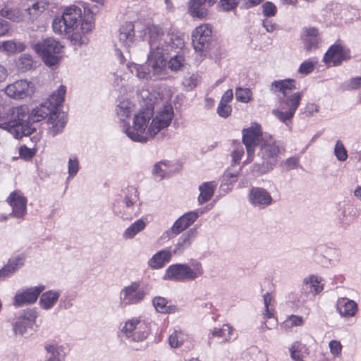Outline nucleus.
I'll use <instances>...</instances> for the list:
<instances>
[{
  "instance_id": "1",
  "label": "nucleus",
  "mask_w": 361,
  "mask_h": 361,
  "mask_svg": "<svg viewBox=\"0 0 361 361\" xmlns=\"http://www.w3.org/2000/svg\"><path fill=\"white\" fill-rule=\"evenodd\" d=\"M145 32V35H148L150 48L147 61L143 65L135 63L128 65L131 73L140 79H163L166 71V60L164 55L173 51L177 54L169 61V68L172 71L180 70L184 65L185 57L179 50H182L185 46L184 39L173 32L164 33L162 28L156 25H148Z\"/></svg>"
},
{
  "instance_id": "2",
  "label": "nucleus",
  "mask_w": 361,
  "mask_h": 361,
  "mask_svg": "<svg viewBox=\"0 0 361 361\" xmlns=\"http://www.w3.org/2000/svg\"><path fill=\"white\" fill-rule=\"evenodd\" d=\"M296 89L295 80L290 78L274 80L270 85V91L277 94L279 103V108L273 109L272 114L286 125L293 118L303 95L302 92H294Z\"/></svg>"
},
{
  "instance_id": "3",
  "label": "nucleus",
  "mask_w": 361,
  "mask_h": 361,
  "mask_svg": "<svg viewBox=\"0 0 361 361\" xmlns=\"http://www.w3.org/2000/svg\"><path fill=\"white\" fill-rule=\"evenodd\" d=\"M82 20V10L75 5L66 7L61 16L53 20L52 27L54 32L71 35V40L74 44L80 46L87 44L88 39L82 36L78 30Z\"/></svg>"
},
{
  "instance_id": "4",
  "label": "nucleus",
  "mask_w": 361,
  "mask_h": 361,
  "mask_svg": "<svg viewBox=\"0 0 361 361\" xmlns=\"http://www.w3.org/2000/svg\"><path fill=\"white\" fill-rule=\"evenodd\" d=\"M1 118V129L6 130L15 138L29 136L36 131V127L28 120V108L25 105L9 108Z\"/></svg>"
},
{
  "instance_id": "5",
  "label": "nucleus",
  "mask_w": 361,
  "mask_h": 361,
  "mask_svg": "<svg viewBox=\"0 0 361 361\" xmlns=\"http://www.w3.org/2000/svg\"><path fill=\"white\" fill-rule=\"evenodd\" d=\"M257 157L262 163H254L250 166V173L254 176H260L271 171L277 164L280 149L276 141L271 135H264L259 142Z\"/></svg>"
},
{
  "instance_id": "6",
  "label": "nucleus",
  "mask_w": 361,
  "mask_h": 361,
  "mask_svg": "<svg viewBox=\"0 0 361 361\" xmlns=\"http://www.w3.org/2000/svg\"><path fill=\"white\" fill-rule=\"evenodd\" d=\"M154 108L149 104L145 109L135 114L133 126L124 123L123 132L133 142L147 143L155 136L148 135L149 122L152 120Z\"/></svg>"
},
{
  "instance_id": "7",
  "label": "nucleus",
  "mask_w": 361,
  "mask_h": 361,
  "mask_svg": "<svg viewBox=\"0 0 361 361\" xmlns=\"http://www.w3.org/2000/svg\"><path fill=\"white\" fill-rule=\"evenodd\" d=\"M66 92V87L60 85L56 91L44 102H42L36 108L33 109L29 114L28 120L30 123L35 126V123H38L47 116L49 123H52L56 117L58 107L62 104Z\"/></svg>"
},
{
  "instance_id": "8",
  "label": "nucleus",
  "mask_w": 361,
  "mask_h": 361,
  "mask_svg": "<svg viewBox=\"0 0 361 361\" xmlns=\"http://www.w3.org/2000/svg\"><path fill=\"white\" fill-rule=\"evenodd\" d=\"M204 274L202 264L197 260H192L188 264H174L170 265L165 271L164 280L176 282L194 281Z\"/></svg>"
},
{
  "instance_id": "9",
  "label": "nucleus",
  "mask_w": 361,
  "mask_h": 361,
  "mask_svg": "<svg viewBox=\"0 0 361 361\" xmlns=\"http://www.w3.org/2000/svg\"><path fill=\"white\" fill-rule=\"evenodd\" d=\"M33 49L42 57L48 66H53L59 62L63 46L54 37H49L32 45Z\"/></svg>"
},
{
  "instance_id": "10",
  "label": "nucleus",
  "mask_w": 361,
  "mask_h": 361,
  "mask_svg": "<svg viewBox=\"0 0 361 361\" xmlns=\"http://www.w3.org/2000/svg\"><path fill=\"white\" fill-rule=\"evenodd\" d=\"M174 116L173 108L171 104H165L157 111L149 127L148 135L155 136L161 130L169 127Z\"/></svg>"
},
{
  "instance_id": "11",
  "label": "nucleus",
  "mask_w": 361,
  "mask_h": 361,
  "mask_svg": "<svg viewBox=\"0 0 361 361\" xmlns=\"http://www.w3.org/2000/svg\"><path fill=\"white\" fill-rule=\"evenodd\" d=\"M147 295V292L140 288V282L135 281L123 287L119 295L120 303L123 306H129L141 303Z\"/></svg>"
},
{
  "instance_id": "12",
  "label": "nucleus",
  "mask_w": 361,
  "mask_h": 361,
  "mask_svg": "<svg viewBox=\"0 0 361 361\" xmlns=\"http://www.w3.org/2000/svg\"><path fill=\"white\" fill-rule=\"evenodd\" d=\"M212 32V27L209 24L200 25L192 31V42L196 51L204 52L210 49Z\"/></svg>"
},
{
  "instance_id": "13",
  "label": "nucleus",
  "mask_w": 361,
  "mask_h": 361,
  "mask_svg": "<svg viewBox=\"0 0 361 361\" xmlns=\"http://www.w3.org/2000/svg\"><path fill=\"white\" fill-rule=\"evenodd\" d=\"M199 217V213L197 211L187 212L180 216L175 221L172 226L166 231L163 235V238H171L178 235L190 226Z\"/></svg>"
},
{
  "instance_id": "14",
  "label": "nucleus",
  "mask_w": 361,
  "mask_h": 361,
  "mask_svg": "<svg viewBox=\"0 0 361 361\" xmlns=\"http://www.w3.org/2000/svg\"><path fill=\"white\" fill-rule=\"evenodd\" d=\"M38 317L37 308H27L21 311L18 320L13 325L16 334L25 335L28 329H33Z\"/></svg>"
},
{
  "instance_id": "15",
  "label": "nucleus",
  "mask_w": 361,
  "mask_h": 361,
  "mask_svg": "<svg viewBox=\"0 0 361 361\" xmlns=\"http://www.w3.org/2000/svg\"><path fill=\"white\" fill-rule=\"evenodd\" d=\"M44 289L45 286L39 284L37 286L23 288L18 290L14 296V305L23 307L34 304Z\"/></svg>"
},
{
  "instance_id": "16",
  "label": "nucleus",
  "mask_w": 361,
  "mask_h": 361,
  "mask_svg": "<svg viewBox=\"0 0 361 361\" xmlns=\"http://www.w3.org/2000/svg\"><path fill=\"white\" fill-rule=\"evenodd\" d=\"M32 82L27 80H19L8 85L4 90L6 95L14 99H23L30 97L34 92Z\"/></svg>"
},
{
  "instance_id": "17",
  "label": "nucleus",
  "mask_w": 361,
  "mask_h": 361,
  "mask_svg": "<svg viewBox=\"0 0 361 361\" xmlns=\"http://www.w3.org/2000/svg\"><path fill=\"white\" fill-rule=\"evenodd\" d=\"M7 202L12 208L9 216L16 218L19 222L23 221L27 214V198L19 191H13L7 198Z\"/></svg>"
},
{
  "instance_id": "18",
  "label": "nucleus",
  "mask_w": 361,
  "mask_h": 361,
  "mask_svg": "<svg viewBox=\"0 0 361 361\" xmlns=\"http://www.w3.org/2000/svg\"><path fill=\"white\" fill-rule=\"evenodd\" d=\"M248 200L253 207L259 209H264L274 203V200L269 192L261 187L250 188Z\"/></svg>"
},
{
  "instance_id": "19",
  "label": "nucleus",
  "mask_w": 361,
  "mask_h": 361,
  "mask_svg": "<svg viewBox=\"0 0 361 361\" xmlns=\"http://www.w3.org/2000/svg\"><path fill=\"white\" fill-rule=\"evenodd\" d=\"M264 135H261V128L259 126L256 125L255 127H251L243 130V143L246 147L247 159L254 157L255 147H259V142L261 137Z\"/></svg>"
},
{
  "instance_id": "20",
  "label": "nucleus",
  "mask_w": 361,
  "mask_h": 361,
  "mask_svg": "<svg viewBox=\"0 0 361 361\" xmlns=\"http://www.w3.org/2000/svg\"><path fill=\"white\" fill-rule=\"evenodd\" d=\"M197 235V230L195 228H190L186 232L182 233L174 244V247L172 250L173 255H180L183 254L186 250L191 247Z\"/></svg>"
},
{
  "instance_id": "21",
  "label": "nucleus",
  "mask_w": 361,
  "mask_h": 361,
  "mask_svg": "<svg viewBox=\"0 0 361 361\" xmlns=\"http://www.w3.org/2000/svg\"><path fill=\"white\" fill-rule=\"evenodd\" d=\"M46 357L44 361H65L69 353L68 346L56 343L45 345Z\"/></svg>"
},
{
  "instance_id": "22",
  "label": "nucleus",
  "mask_w": 361,
  "mask_h": 361,
  "mask_svg": "<svg viewBox=\"0 0 361 361\" xmlns=\"http://www.w3.org/2000/svg\"><path fill=\"white\" fill-rule=\"evenodd\" d=\"M25 255L18 254L9 258L7 263L1 267V278L11 277L15 274L25 264Z\"/></svg>"
},
{
  "instance_id": "23",
  "label": "nucleus",
  "mask_w": 361,
  "mask_h": 361,
  "mask_svg": "<svg viewBox=\"0 0 361 361\" xmlns=\"http://www.w3.org/2000/svg\"><path fill=\"white\" fill-rule=\"evenodd\" d=\"M300 38L302 40L304 48L306 51L315 49L318 47L319 41V31L314 27H304Z\"/></svg>"
},
{
  "instance_id": "24",
  "label": "nucleus",
  "mask_w": 361,
  "mask_h": 361,
  "mask_svg": "<svg viewBox=\"0 0 361 361\" xmlns=\"http://www.w3.org/2000/svg\"><path fill=\"white\" fill-rule=\"evenodd\" d=\"M348 57L341 45L334 44L329 48L324 54V61L326 63L333 62L334 66H338L341 63L342 61Z\"/></svg>"
},
{
  "instance_id": "25",
  "label": "nucleus",
  "mask_w": 361,
  "mask_h": 361,
  "mask_svg": "<svg viewBox=\"0 0 361 361\" xmlns=\"http://www.w3.org/2000/svg\"><path fill=\"white\" fill-rule=\"evenodd\" d=\"M234 329L229 324H224L221 327H214L211 329L208 334V345H211V339L214 337H218L222 339L223 343L229 342L235 338L233 337Z\"/></svg>"
},
{
  "instance_id": "26",
  "label": "nucleus",
  "mask_w": 361,
  "mask_h": 361,
  "mask_svg": "<svg viewBox=\"0 0 361 361\" xmlns=\"http://www.w3.org/2000/svg\"><path fill=\"white\" fill-rule=\"evenodd\" d=\"M173 255L169 250H159L148 260V266L152 269H159L171 261Z\"/></svg>"
},
{
  "instance_id": "27",
  "label": "nucleus",
  "mask_w": 361,
  "mask_h": 361,
  "mask_svg": "<svg viewBox=\"0 0 361 361\" xmlns=\"http://www.w3.org/2000/svg\"><path fill=\"white\" fill-rule=\"evenodd\" d=\"M39 295V305L40 307L44 310H49L53 308L58 302L61 295V291L51 289L42 292Z\"/></svg>"
},
{
  "instance_id": "28",
  "label": "nucleus",
  "mask_w": 361,
  "mask_h": 361,
  "mask_svg": "<svg viewBox=\"0 0 361 361\" xmlns=\"http://www.w3.org/2000/svg\"><path fill=\"white\" fill-rule=\"evenodd\" d=\"M357 304L345 298L338 299L336 310L341 317H353L357 312Z\"/></svg>"
},
{
  "instance_id": "29",
  "label": "nucleus",
  "mask_w": 361,
  "mask_h": 361,
  "mask_svg": "<svg viewBox=\"0 0 361 361\" xmlns=\"http://www.w3.org/2000/svg\"><path fill=\"white\" fill-rule=\"evenodd\" d=\"M217 185V183L214 180L204 182L199 185L200 195L197 197V201L200 205H202L210 200L214 195Z\"/></svg>"
},
{
  "instance_id": "30",
  "label": "nucleus",
  "mask_w": 361,
  "mask_h": 361,
  "mask_svg": "<svg viewBox=\"0 0 361 361\" xmlns=\"http://www.w3.org/2000/svg\"><path fill=\"white\" fill-rule=\"evenodd\" d=\"M135 37L134 26L130 22H127L119 30L118 39L120 42L126 48L133 44Z\"/></svg>"
},
{
  "instance_id": "31",
  "label": "nucleus",
  "mask_w": 361,
  "mask_h": 361,
  "mask_svg": "<svg viewBox=\"0 0 361 361\" xmlns=\"http://www.w3.org/2000/svg\"><path fill=\"white\" fill-rule=\"evenodd\" d=\"M321 281L322 279L314 275L305 278L302 284V290L306 292L310 289V292L315 295L324 289L323 285L320 284Z\"/></svg>"
},
{
  "instance_id": "32",
  "label": "nucleus",
  "mask_w": 361,
  "mask_h": 361,
  "mask_svg": "<svg viewBox=\"0 0 361 361\" xmlns=\"http://www.w3.org/2000/svg\"><path fill=\"white\" fill-rule=\"evenodd\" d=\"M207 0H190L188 13L194 18H204L207 15V9L204 6Z\"/></svg>"
},
{
  "instance_id": "33",
  "label": "nucleus",
  "mask_w": 361,
  "mask_h": 361,
  "mask_svg": "<svg viewBox=\"0 0 361 361\" xmlns=\"http://www.w3.org/2000/svg\"><path fill=\"white\" fill-rule=\"evenodd\" d=\"M135 109L134 104L129 100H123L117 105L116 111L118 118L124 123L130 116Z\"/></svg>"
},
{
  "instance_id": "34",
  "label": "nucleus",
  "mask_w": 361,
  "mask_h": 361,
  "mask_svg": "<svg viewBox=\"0 0 361 361\" xmlns=\"http://www.w3.org/2000/svg\"><path fill=\"white\" fill-rule=\"evenodd\" d=\"M149 331L148 324L145 322L140 320L136 330L133 332V336H131L128 341L135 343L142 342L147 338Z\"/></svg>"
},
{
  "instance_id": "35",
  "label": "nucleus",
  "mask_w": 361,
  "mask_h": 361,
  "mask_svg": "<svg viewBox=\"0 0 361 361\" xmlns=\"http://www.w3.org/2000/svg\"><path fill=\"white\" fill-rule=\"evenodd\" d=\"M152 304L155 310L160 313L170 314L176 312L175 305H167L168 300L161 296H156L152 300Z\"/></svg>"
},
{
  "instance_id": "36",
  "label": "nucleus",
  "mask_w": 361,
  "mask_h": 361,
  "mask_svg": "<svg viewBox=\"0 0 361 361\" xmlns=\"http://www.w3.org/2000/svg\"><path fill=\"white\" fill-rule=\"evenodd\" d=\"M145 222L142 219H138L128 227L123 233V238L125 240L133 238L138 233L145 229Z\"/></svg>"
},
{
  "instance_id": "37",
  "label": "nucleus",
  "mask_w": 361,
  "mask_h": 361,
  "mask_svg": "<svg viewBox=\"0 0 361 361\" xmlns=\"http://www.w3.org/2000/svg\"><path fill=\"white\" fill-rule=\"evenodd\" d=\"M48 8V4L44 1H39L33 4L30 7L25 10V13L30 16L29 19L34 20L35 18L44 10Z\"/></svg>"
},
{
  "instance_id": "38",
  "label": "nucleus",
  "mask_w": 361,
  "mask_h": 361,
  "mask_svg": "<svg viewBox=\"0 0 361 361\" xmlns=\"http://www.w3.org/2000/svg\"><path fill=\"white\" fill-rule=\"evenodd\" d=\"M16 66L21 72H26L33 66L32 56L27 54H21L16 61Z\"/></svg>"
},
{
  "instance_id": "39",
  "label": "nucleus",
  "mask_w": 361,
  "mask_h": 361,
  "mask_svg": "<svg viewBox=\"0 0 361 361\" xmlns=\"http://www.w3.org/2000/svg\"><path fill=\"white\" fill-rule=\"evenodd\" d=\"M25 49L24 44L13 40L4 41L1 42V50L8 54H14L16 51H22Z\"/></svg>"
},
{
  "instance_id": "40",
  "label": "nucleus",
  "mask_w": 361,
  "mask_h": 361,
  "mask_svg": "<svg viewBox=\"0 0 361 361\" xmlns=\"http://www.w3.org/2000/svg\"><path fill=\"white\" fill-rule=\"evenodd\" d=\"M1 17H5L13 22H20L23 20L22 12L17 8H8L5 7L1 8Z\"/></svg>"
},
{
  "instance_id": "41",
  "label": "nucleus",
  "mask_w": 361,
  "mask_h": 361,
  "mask_svg": "<svg viewBox=\"0 0 361 361\" xmlns=\"http://www.w3.org/2000/svg\"><path fill=\"white\" fill-rule=\"evenodd\" d=\"M140 319L137 317L131 318L125 322L122 328V332L127 340L133 336V332L136 330L137 324H140Z\"/></svg>"
},
{
  "instance_id": "42",
  "label": "nucleus",
  "mask_w": 361,
  "mask_h": 361,
  "mask_svg": "<svg viewBox=\"0 0 361 361\" xmlns=\"http://www.w3.org/2000/svg\"><path fill=\"white\" fill-rule=\"evenodd\" d=\"M80 169L79 160L76 156H71L68 161V173L66 180H72L78 173Z\"/></svg>"
},
{
  "instance_id": "43",
  "label": "nucleus",
  "mask_w": 361,
  "mask_h": 361,
  "mask_svg": "<svg viewBox=\"0 0 361 361\" xmlns=\"http://www.w3.org/2000/svg\"><path fill=\"white\" fill-rule=\"evenodd\" d=\"M139 200V195L137 189L134 187H129L125 195L123 202L127 208L132 207Z\"/></svg>"
},
{
  "instance_id": "44",
  "label": "nucleus",
  "mask_w": 361,
  "mask_h": 361,
  "mask_svg": "<svg viewBox=\"0 0 361 361\" xmlns=\"http://www.w3.org/2000/svg\"><path fill=\"white\" fill-rule=\"evenodd\" d=\"M235 99L242 103H248L252 97V92L250 88L238 87L235 89Z\"/></svg>"
},
{
  "instance_id": "45",
  "label": "nucleus",
  "mask_w": 361,
  "mask_h": 361,
  "mask_svg": "<svg viewBox=\"0 0 361 361\" xmlns=\"http://www.w3.org/2000/svg\"><path fill=\"white\" fill-rule=\"evenodd\" d=\"M240 0H220L218 4L219 10L228 12L236 8Z\"/></svg>"
},
{
  "instance_id": "46",
  "label": "nucleus",
  "mask_w": 361,
  "mask_h": 361,
  "mask_svg": "<svg viewBox=\"0 0 361 361\" xmlns=\"http://www.w3.org/2000/svg\"><path fill=\"white\" fill-rule=\"evenodd\" d=\"M168 169L169 162L159 161L154 166L152 173L157 177L159 178L160 179H162L167 173Z\"/></svg>"
},
{
  "instance_id": "47",
  "label": "nucleus",
  "mask_w": 361,
  "mask_h": 361,
  "mask_svg": "<svg viewBox=\"0 0 361 361\" xmlns=\"http://www.w3.org/2000/svg\"><path fill=\"white\" fill-rule=\"evenodd\" d=\"M56 118H57V117L55 119H56ZM52 121L53 122L51 123L53 125L50 128L49 130H50V133H51V135L53 136H55L57 134L62 132L63 129L64 128V127L67 123V121H66V118L63 116L61 118H59L57 120V121H56V120Z\"/></svg>"
},
{
  "instance_id": "48",
  "label": "nucleus",
  "mask_w": 361,
  "mask_h": 361,
  "mask_svg": "<svg viewBox=\"0 0 361 361\" xmlns=\"http://www.w3.org/2000/svg\"><path fill=\"white\" fill-rule=\"evenodd\" d=\"M184 341V336L181 331H175L169 338V345L172 348H178Z\"/></svg>"
},
{
  "instance_id": "49",
  "label": "nucleus",
  "mask_w": 361,
  "mask_h": 361,
  "mask_svg": "<svg viewBox=\"0 0 361 361\" xmlns=\"http://www.w3.org/2000/svg\"><path fill=\"white\" fill-rule=\"evenodd\" d=\"M334 154L340 161H344L348 158L347 150L341 140H337L335 145Z\"/></svg>"
},
{
  "instance_id": "50",
  "label": "nucleus",
  "mask_w": 361,
  "mask_h": 361,
  "mask_svg": "<svg viewBox=\"0 0 361 361\" xmlns=\"http://www.w3.org/2000/svg\"><path fill=\"white\" fill-rule=\"evenodd\" d=\"M262 13L266 18L274 16L277 12V8L274 3L271 1L264 2L262 6Z\"/></svg>"
},
{
  "instance_id": "51",
  "label": "nucleus",
  "mask_w": 361,
  "mask_h": 361,
  "mask_svg": "<svg viewBox=\"0 0 361 361\" xmlns=\"http://www.w3.org/2000/svg\"><path fill=\"white\" fill-rule=\"evenodd\" d=\"M316 64L317 61L313 62L310 60H306L300 64L298 68V73L303 75H307L313 71Z\"/></svg>"
},
{
  "instance_id": "52",
  "label": "nucleus",
  "mask_w": 361,
  "mask_h": 361,
  "mask_svg": "<svg viewBox=\"0 0 361 361\" xmlns=\"http://www.w3.org/2000/svg\"><path fill=\"white\" fill-rule=\"evenodd\" d=\"M282 165L286 171L296 169L300 166L299 158L297 157H289L283 161Z\"/></svg>"
},
{
  "instance_id": "53",
  "label": "nucleus",
  "mask_w": 361,
  "mask_h": 361,
  "mask_svg": "<svg viewBox=\"0 0 361 361\" xmlns=\"http://www.w3.org/2000/svg\"><path fill=\"white\" fill-rule=\"evenodd\" d=\"M216 111L219 116L227 118L232 112V107L229 104L219 102Z\"/></svg>"
},
{
  "instance_id": "54",
  "label": "nucleus",
  "mask_w": 361,
  "mask_h": 361,
  "mask_svg": "<svg viewBox=\"0 0 361 361\" xmlns=\"http://www.w3.org/2000/svg\"><path fill=\"white\" fill-rule=\"evenodd\" d=\"M80 25V27H78V30L82 36H85V33H87L92 30L94 23L92 20L86 19L82 21L81 20Z\"/></svg>"
},
{
  "instance_id": "55",
  "label": "nucleus",
  "mask_w": 361,
  "mask_h": 361,
  "mask_svg": "<svg viewBox=\"0 0 361 361\" xmlns=\"http://www.w3.org/2000/svg\"><path fill=\"white\" fill-rule=\"evenodd\" d=\"M302 323H303V319L302 317L298 316V315H291L285 322V326H287V327L298 326L302 325Z\"/></svg>"
},
{
  "instance_id": "56",
  "label": "nucleus",
  "mask_w": 361,
  "mask_h": 361,
  "mask_svg": "<svg viewBox=\"0 0 361 361\" xmlns=\"http://www.w3.org/2000/svg\"><path fill=\"white\" fill-rule=\"evenodd\" d=\"M298 348H304V345L300 342H295L293 344L290 349V356L295 361H302L300 353H298Z\"/></svg>"
},
{
  "instance_id": "57",
  "label": "nucleus",
  "mask_w": 361,
  "mask_h": 361,
  "mask_svg": "<svg viewBox=\"0 0 361 361\" xmlns=\"http://www.w3.org/2000/svg\"><path fill=\"white\" fill-rule=\"evenodd\" d=\"M329 348L332 355L338 356L341 353L342 345L339 341L332 340L329 342Z\"/></svg>"
},
{
  "instance_id": "58",
  "label": "nucleus",
  "mask_w": 361,
  "mask_h": 361,
  "mask_svg": "<svg viewBox=\"0 0 361 361\" xmlns=\"http://www.w3.org/2000/svg\"><path fill=\"white\" fill-rule=\"evenodd\" d=\"M74 300V295L71 294L66 295L63 297L61 298V307L65 309L68 310L73 307V304L72 301Z\"/></svg>"
},
{
  "instance_id": "59",
  "label": "nucleus",
  "mask_w": 361,
  "mask_h": 361,
  "mask_svg": "<svg viewBox=\"0 0 361 361\" xmlns=\"http://www.w3.org/2000/svg\"><path fill=\"white\" fill-rule=\"evenodd\" d=\"M244 154V149L243 146H238L232 152V161L233 163L237 164L241 159L243 155Z\"/></svg>"
},
{
  "instance_id": "60",
  "label": "nucleus",
  "mask_w": 361,
  "mask_h": 361,
  "mask_svg": "<svg viewBox=\"0 0 361 361\" xmlns=\"http://www.w3.org/2000/svg\"><path fill=\"white\" fill-rule=\"evenodd\" d=\"M240 170L241 168H239L238 170H231V169H228L224 172V177L225 179L230 180L231 183L235 182Z\"/></svg>"
},
{
  "instance_id": "61",
  "label": "nucleus",
  "mask_w": 361,
  "mask_h": 361,
  "mask_svg": "<svg viewBox=\"0 0 361 361\" xmlns=\"http://www.w3.org/2000/svg\"><path fill=\"white\" fill-rule=\"evenodd\" d=\"M361 87V76L352 78L347 84V90H353Z\"/></svg>"
},
{
  "instance_id": "62",
  "label": "nucleus",
  "mask_w": 361,
  "mask_h": 361,
  "mask_svg": "<svg viewBox=\"0 0 361 361\" xmlns=\"http://www.w3.org/2000/svg\"><path fill=\"white\" fill-rule=\"evenodd\" d=\"M263 0H243L240 8L243 9H248L255 7L261 4Z\"/></svg>"
},
{
  "instance_id": "63",
  "label": "nucleus",
  "mask_w": 361,
  "mask_h": 361,
  "mask_svg": "<svg viewBox=\"0 0 361 361\" xmlns=\"http://www.w3.org/2000/svg\"><path fill=\"white\" fill-rule=\"evenodd\" d=\"M262 26L268 32H273L276 29V24L272 20L268 19L262 20Z\"/></svg>"
},
{
  "instance_id": "64",
  "label": "nucleus",
  "mask_w": 361,
  "mask_h": 361,
  "mask_svg": "<svg viewBox=\"0 0 361 361\" xmlns=\"http://www.w3.org/2000/svg\"><path fill=\"white\" fill-rule=\"evenodd\" d=\"M19 153L21 157L24 159H30L33 157L34 154L31 149L26 146H21L20 147Z\"/></svg>"
}]
</instances>
